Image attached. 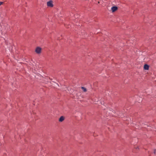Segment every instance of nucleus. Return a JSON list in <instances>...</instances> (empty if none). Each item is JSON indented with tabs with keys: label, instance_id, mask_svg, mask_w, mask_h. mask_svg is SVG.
<instances>
[{
	"label": "nucleus",
	"instance_id": "7ed1b4c3",
	"mask_svg": "<svg viewBox=\"0 0 156 156\" xmlns=\"http://www.w3.org/2000/svg\"><path fill=\"white\" fill-rule=\"evenodd\" d=\"M118 9V7L116 6H114L112 7L111 9L112 12H114L117 10Z\"/></svg>",
	"mask_w": 156,
	"mask_h": 156
},
{
	"label": "nucleus",
	"instance_id": "f257e3e1",
	"mask_svg": "<svg viewBox=\"0 0 156 156\" xmlns=\"http://www.w3.org/2000/svg\"><path fill=\"white\" fill-rule=\"evenodd\" d=\"M47 5L48 6L52 7L53 6V1L52 0H50L47 2Z\"/></svg>",
	"mask_w": 156,
	"mask_h": 156
},
{
	"label": "nucleus",
	"instance_id": "423d86ee",
	"mask_svg": "<svg viewBox=\"0 0 156 156\" xmlns=\"http://www.w3.org/2000/svg\"><path fill=\"white\" fill-rule=\"evenodd\" d=\"M81 88L83 90L84 92H86L87 91V90L86 88L83 87H82Z\"/></svg>",
	"mask_w": 156,
	"mask_h": 156
},
{
	"label": "nucleus",
	"instance_id": "0eeeda50",
	"mask_svg": "<svg viewBox=\"0 0 156 156\" xmlns=\"http://www.w3.org/2000/svg\"><path fill=\"white\" fill-rule=\"evenodd\" d=\"M154 152L155 154H156V149L154 150Z\"/></svg>",
	"mask_w": 156,
	"mask_h": 156
},
{
	"label": "nucleus",
	"instance_id": "39448f33",
	"mask_svg": "<svg viewBox=\"0 0 156 156\" xmlns=\"http://www.w3.org/2000/svg\"><path fill=\"white\" fill-rule=\"evenodd\" d=\"M65 119V117L63 116H61L59 119V121L60 122L63 121Z\"/></svg>",
	"mask_w": 156,
	"mask_h": 156
},
{
	"label": "nucleus",
	"instance_id": "6e6552de",
	"mask_svg": "<svg viewBox=\"0 0 156 156\" xmlns=\"http://www.w3.org/2000/svg\"><path fill=\"white\" fill-rule=\"evenodd\" d=\"M3 3V2H0V5H2Z\"/></svg>",
	"mask_w": 156,
	"mask_h": 156
},
{
	"label": "nucleus",
	"instance_id": "20e7f679",
	"mask_svg": "<svg viewBox=\"0 0 156 156\" xmlns=\"http://www.w3.org/2000/svg\"><path fill=\"white\" fill-rule=\"evenodd\" d=\"M149 66L147 64H145L144 66V69L145 70H148L149 69Z\"/></svg>",
	"mask_w": 156,
	"mask_h": 156
},
{
	"label": "nucleus",
	"instance_id": "f03ea898",
	"mask_svg": "<svg viewBox=\"0 0 156 156\" xmlns=\"http://www.w3.org/2000/svg\"><path fill=\"white\" fill-rule=\"evenodd\" d=\"M41 48L39 47H37L35 50V52L37 54H40L41 52Z\"/></svg>",
	"mask_w": 156,
	"mask_h": 156
}]
</instances>
